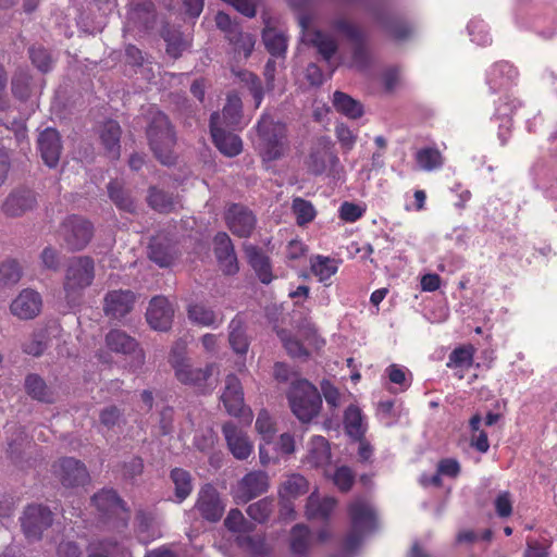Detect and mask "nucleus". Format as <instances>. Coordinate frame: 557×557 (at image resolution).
<instances>
[{
  "mask_svg": "<svg viewBox=\"0 0 557 557\" xmlns=\"http://www.w3.org/2000/svg\"><path fill=\"white\" fill-rule=\"evenodd\" d=\"M168 361L180 383L196 387L201 393L211 392L218 383L219 367L216 363H207L202 368L194 367L187 355V345L182 339L172 345Z\"/></svg>",
  "mask_w": 557,
  "mask_h": 557,
  "instance_id": "1",
  "label": "nucleus"
},
{
  "mask_svg": "<svg viewBox=\"0 0 557 557\" xmlns=\"http://www.w3.org/2000/svg\"><path fill=\"white\" fill-rule=\"evenodd\" d=\"M145 121L146 137L154 157L164 165L173 164L176 135L170 119L158 108L151 107L145 113Z\"/></svg>",
  "mask_w": 557,
  "mask_h": 557,
  "instance_id": "2",
  "label": "nucleus"
},
{
  "mask_svg": "<svg viewBox=\"0 0 557 557\" xmlns=\"http://www.w3.org/2000/svg\"><path fill=\"white\" fill-rule=\"evenodd\" d=\"M96 276L95 261L89 256L72 257L65 267L63 290L69 305L79 304L86 288L90 287Z\"/></svg>",
  "mask_w": 557,
  "mask_h": 557,
  "instance_id": "3",
  "label": "nucleus"
},
{
  "mask_svg": "<svg viewBox=\"0 0 557 557\" xmlns=\"http://www.w3.org/2000/svg\"><path fill=\"white\" fill-rule=\"evenodd\" d=\"M351 529L344 542V552L351 555L361 544L364 534L376 528V515L372 505L363 498H357L348 508Z\"/></svg>",
  "mask_w": 557,
  "mask_h": 557,
  "instance_id": "4",
  "label": "nucleus"
},
{
  "mask_svg": "<svg viewBox=\"0 0 557 557\" xmlns=\"http://www.w3.org/2000/svg\"><path fill=\"white\" fill-rule=\"evenodd\" d=\"M287 397L290 409L299 421L307 423L319 414L322 406L321 395L309 381H294Z\"/></svg>",
  "mask_w": 557,
  "mask_h": 557,
  "instance_id": "5",
  "label": "nucleus"
},
{
  "mask_svg": "<svg viewBox=\"0 0 557 557\" xmlns=\"http://www.w3.org/2000/svg\"><path fill=\"white\" fill-rule=\"evenodd\" d=\"M259 151L264 161L280 159L287 147L285 125L270 115H262L257 124Z\"/></svg>",
  "mask_w": 557,
  "mask_h": 557,
  "instance_id": "6",
  "label": "nucleus"
},
{
  "mask_svg": "<svg viewBox=\"0 0 557 557\" xmlns=\"http://www.w3.org/2000/svg\"><path fill=\"white\" fill-rule=\"evenodd\" d=\"M333 143L330 137H319L311 147L306 161L308 171L313 175H321L326 170L336 174L339 169V159L333 150Z\"/></svg>",
  "mask_w": 557,
  "mask_h": 557,
  "instance_id": "7",
  "label": "nucleus"
},
{
  "mask_svg": "<svg viewBox=\"0 0 557 557\" xmlns=\"http://www.w3.org/2000/svg\"><path fill=\"white\" fill-rule=\"evenodd\" d=\"M60 236L71 251L84 249L92 238V224L77 215L67 216L60 226Z\"/></svg>",
  "mask_w": 557,
  "mask_h": 557,
  "instance_id": "8",
  "label": "nucleus"
},
{
  "mask_svg": "<svg viewBox=\"0 0 557 557\" xmlns=\"http://www.w3.org/2000/svg\"><path fill=\"white\" fill-rule=\"evenodd\" d=\"M333 27L337 32L344 34L354 45L349 66L358 71H366L370 65L371 58L366 45L364 33L359 27L344 18L334 21Z\"/></svg>",
  "mask_w": 557,
  "mask_h": 557,
  "instance_id": "9",
  "label": "nucleus"
},
{
  "mask_svg": "<svg viewBox=\"0 0 557 557\" xmlns=\"http://www.w3.org/2000/svg\"><path fill=\"white\" fill-rule=\"evenodd\" d=\"M20 520L26 539L35 542L39 541L42 537L44 531L52 525L53 513L44 505L32 504L24 509Z\"/></svg>",
  "mask_w": 557,
  "mask_h": 557,
  "instance_id": "10",
  "label": "nucleus"
},
{
  "mask_svg": "<svg viewBox=\"0 0 557 557\" xmlns=\"http://www.w3.org/2000/svg\"><path fill=\"white\" fill-rule=\"evenodd\" d=\"M52 468L54 475L65 487L81 486L89 482L86 466L73 457L61 458Z\"/></svg>",
  "mask_w": 557,
  "mask_h": 557,
  "instance_id": "11",
  "label": "nucleus"
},
{
  "mask_svg": "<svg viewBox=\"0 0 557 557\" xmlns=\"http://www.w3.org/2000/svg\"><path fill=\"white\" fill-rule=\"evenodd\" d=\"M210 132L215 147L226 157H235L243 150L240 137L221 126V117L214 112L210 117Z\"/></svg>",
  "mask_w": 557,
  "mask_h": 557,
  "instance_id": "12",
  "label": "nucleus"
},
{
  "mask_svg": "<svg viewBox=\"0 0 557 557\" xmlns=\"http://www.w3.org/2000/svg\"><path fill=\"white\" fill-rule=\"evenodd\" d=\"M225 222L234 235L247 238L252 234L257 219L253 212L247 207L233 203L225 212Z\"/></svg>",
  "mask_w": 557,
  "mask_h": 557,
  "instance_id": "13",
  "label": "nucleus"
},
{
  "mask_svg": "<svg viewBox=\"0 0 557 557\" xmlns=\"http://www.w3.org/2000/svg\"><path fill=\"white\" fill-rule=\"evenodd\" d=\"M136 295L129 289H114L103 297V312L106 317L121 320L134 308Z\"/></svg>",
  "mask_w": 557,
  "mask_h": 557,
  "instance_id": "14",
  "label": "nucleus"
},
{
  "mask_svg": "<svg viewBox=\"0 0 557 557\" xmlns=\"http://www.w3.org/2000/svg\"><path fill=\"white\" fill-rule=\"evenodd\" d=\"M195 507L200 516L210 522L219 521L225 510V504L211 484H206L200 488Z\"/></svg>",
  "mask_w": 557,
  "mask_h": 557,
  "instance_id": "15",
  "label": "nucleus"
},
{
  "mask_svg": "<svg viewBox=\"0 0 557 557\" xmlns=\"http://www.w3.org/2000/svg\"><path fill=\"white\" fill-rule=\"evenodd\" d=\"M37 148L47 166L55 168L59 164L63 146L61 136L55 128L46 127L38 134Z\"/></svg>",
  "mask_w": 557,
  "mask_h": 557,
  "instance_id": "16",
  "label": "nucleus"
},
{
  "mask_svg": "<svg viewBox=\"0 0 557 557\" xmlns=\"http://www.w3.org/2000/svg\"><path fill=\"white\" fill-rule=\"evenodd\" d=\"M298 20L302 29L304 41L312 45L325 61H330L337 51L336 40L321 30H310L308 16L300 15Z\"/></svg>",
  "mask_w": 557,
  "mask_h": 557,
  "instance_id": "17",
  "label": "nucleus"
},
{
  "mask_svg": "<svg viewBox=\"0 0 557 557\" xmlns=\"http://www.w3.org/2000/svg\"><path fill=\"white\" fill-rule=\"evenodd\" d=\"M42 307V299L39 293L34 289H23L11 302L10 312L20 320L36 318Z\"/></svg>",
  "mask_w": 557,
  "mask_h": 557,
  "instance_id": "18",
  "label": "nucleus"
},
{
  "mask_svg": "<svg viewBox=\"0 0 557 557\" xmlns=\"http://www.w3.org/2000/svg\"><path fill=\"white\" fill-rule=\"evenodd\" d=\"M174 309L163 296L153 297L146 312L148 324L156 331H168L171 327Z\"/></svg>",
  "mask_w": 557,
  "mask_h": 557,
  "instance_id": "19",
  "label": "nucleus"
},
{
  "mask_svg": "<svg viewBox=\"0 0 557 557\" xmlns=\"http://www.w3.org/2000/svg\"><path fill=\"white\" fill-rule=\"evenodd\" d=\"M269 488V476L264 471H251L247 473L239 482L236 491V497L247 503L252 498L265 493Z\"/></svg>",
  "mask_w": 557,
  "mask_h": 557,
  "instance_id": "20",
  "label": "nucleus"
},
{
  "mask_svg": "<svg viewBox=\"0 0 557 557\" xmlns=\"http://www.w3.org/2000/svg\"><path fill=\"white\" fill-rule=\"evenodd\" d=\"M213 246L222 271L228 275L235 274L238 271V262L230 236L225 232H219L213 238Z\"/></svg>",
  "mask_w": 557,
  "mask_h": 557,
  "instance_id": "21",
  "label": "nucleus"
},
{
  "mask_svg": "<svg viewBox=\"0 0 557 557\" xmlns=\"http://www.w3.org/2000/svg\"><path fill=\"white\" fill-rule=\"evenodd\" d=\"M225 441L232 455L238 459H247L253 449L252 443L247 435L239 430L234 423L227 422L222 426Z\"/></svg>",
  "mask_w": 557,
  "mask_h": 557,
  "instance_id": "22",
  "label": "nucleus"
},
{
  "mask_svg": "<svg viewBox=\"0 0 557 557\" xmlns=\"http://www.w3.org/2000/svg\"><path fill=\"white\" fill-rule=\"evenodd\" d=\"M221 399L227 412L235 417L245 416L246 407L244 405V394L239 380L234 374H228L225 379V388Z\"/></svg>",
  "mask_w": 557,
  "mask_h": 557,
  "instance_id": "23",
  "label": "nucleus"
},
{
  "mask_svg": "<svg viewBox=\"0 0 557 557\" xmlns=\"http://www.w3.org/2000/svg\"><path fill=\"white\" fill-rule=\"evenodd\" d=\"M36 206V197L32 190L15 189L5 198L2 211L8 216H21Z\"/></svg>",
  "mask_w": 557,
  "mask_h": 557,
  "instance_id": "24",
  "label": "nucleus"
},
{
  "mask_svg": "<svg viewBox=\"0 0 557 557\" xmlns=\"http://www.w3.org/2000/svg\"><path fill=\"white\" fill-rule=\"evenodd\" d=\"M243 249L249 265L253 269L260 282L270 284L274 277L270 258L261 248L252 244H245Z\"/></svg>",
  "mask_w": 557,
  "mask_h": 557,
  "instance_id": "25",
  "label": "nucleus"
},
{
  "mask_svg": "<svg viewBox=\"0 0 557 557\" xmlns=\"http://www.w3.org/2000/svg\"><path fill=\"white\" fill-rule=\"evenodd\" d=\"M121 127L116 121L108 120L100 128V139L107 150L108 154L112 159H119L121 152L120 138Z\"/></svg>",
  "mask_w": 557,
  "mask_h": 557,
  "instance_id": "26",
  "label": "nucleus"
},
{
  "mask_svg": "<svg viewBox=\"0 0 557 557\" xmlns=\"http://www.w3.org/2000/svg\"><path fill=\"white\" fill-rule=\"evenodd\" d=\"M92 503L96 508L103 515H117L125 512L123 500L117 493L112 488H103L92 497Z\"/></svg>",
  "mask_w": 557,
  "mask_h": 557,
  "instance_id": "27",
  "label": "nucleus"
},
{
  "mask_svg": "<svg viewBox=\"0 0 557 557\" xmlns=\"http://www.w3.org/2000/svg\"><path fill=\"white\" fill-rule=\"evenodd\" d=\"M25 391L33 398L41 403L54 401V392L38 374L32 373L25 377Z\"/></svg>",
  "mask_w": 557,
  "mask_h": 557,
  "instance_id": "28",
  "label": "nucleus"
},
{
  "mask_svg": "<svg viewBox=\"0 0 557 557\" xmlns=\"http://www.w3.org/2000/svg\"><path fill=\"white\" fill-rule=\"evenodd\" d=\"M149 258L161 268L170 267L175 259L174 247L169 240L154 237L149 245Z\"/></svg>",
  "mask_w": 557,
  "mask_h": 557,
  "instance_id": "29",
  "label": "nucleus"
},
{
  "mask_svg": "<svg viewBox=\"0 0 557 557\" xmlns=\"http://www.w3.org/2000/svg\"><path fill=\"white\" fill-rule=\"evenodd\" d=\"M308 462L313 467H323L331 460L329 442L320 435L313 436L308 444Z\"/></svg>",
  "mask_w": 557,
  "mask_h": 557,
  "instance_id": "30",
  "label": "nucleus"
},
{
  "mask_svg": "<svg viewBox=\"0 0 557 557\" xmlns=\"http://www.w3.org/2000/svg\"><path fill=\"white\" fill-rule=\"evenodd\" d=\"M106 345L111 351L124 355L133 354L138 346L135 338L121 330H111L106 335Z\"/></svg>",
  "mask_w": 557,
  "mask_h": 557,
  "instance_id": "31",
  "label": "nucleus"
},
{
  "mask_svg": "<svg viewBox=\"0 0 557 557\" xmlns=\"http://www.w3.org/2000/svg\"><path fill=\"white\" fill-rule=\"evenodd\" d=\"M242 100L236 94L228 95L222 114L219 113L221 126L236 129L242 120Z\"/></svg>",
  "mask_w": 557,
  "mask_h": 557,
  "instance_id": "32",
  "label": "nucleus"
},
{
  "mask_svg": "<svg viewBox=\"0 0 557 557\" xmlns=\"http://www.w3.org/2000/svg\"><path fill=\"white\" fill-rule=\"evenodd\" d=\"M189 320L201 326H213L218 327L222 324V318L202 304H191L187 309Z\"/></svg>",
  "mask_w": 557,
  "mask_h": 557,
  "instance_id": "33",
  "label": "nucleus"
},
{
  "mask_svg": "<svg viewBox=\"0 0 557 557\" xmlns=\"http://www.w3.org/2000/svg\"><path fill=\"white\" fill-rule=\"evenodd\" d=\"M336 506L333 497L320 498L317 493H311L306 506V513L310 519H326Z\"/></svg>",
  "mask_w": 557,
  "mask_h": 557,
  "instance_id": "34",
  "label": "nucleus"
},
{
  "mask_svg": "<svg viewBox=\"0 0 557 557\" xmlns=\"http://www.w3.org/2000/svg\"><path fill=\"white\" fill-rule=\"evenodd\" d=\"M333 106L337 112L349 119L356 120L361 117L363 114L362 104L358 100L342 91L334 92Z\"/></svg>",
  "mask_w": 557,
  "mask_h": 557,
  "instance_id": "35",
  "label": "nucleus"
},
{
  "mask_svg": "<svg viewBox=\"0 0 557 557\" xmlns=\"http://www.w3.org/2000/svg\"><path fill=\"white\" fill-rule=\"evenodd\" d=\"M148 205L160 213H168L175 210L177 199L172 194H169L154 186L150 187L147 196Z\"/></svg>",
  "mask_w": 557,
  "mask_h": 557,
  "instance_id": "36",
  "label": "nucleus"
},
{
  "mask_svg": "<svg viewBox=\"0 0 557 557\" xmlns=\"http://www.w3.org/2000/svg\"><path fill=\"white\" fill-rule=\"evenodd\" d=\"M290 552L294 557H307L310 547V531L304 524H296L290 531Z\"/></svg>",
  "mask_w": 557,
  "mask_h": 557,
  "instance_id": "37",
  "label": "nucleus"
},
{
  "mask_svg": "<svg viewBox=\"0 0 557 557\" xmlns=\"http://www.w3.org/2000/svg\"><path fill=\"white\" fill-rule=\"evenodd\" d=\"M262 39L268 52L273 57H285L287 50L286 35L272 27H267L262 33Z\"/></svg>",
  "mask_w": 557,
  "mask_h": 557,
  "instance_id": "38",
  "label": "nucleus"
},
{
  "mask_svg": "<svg viewBox=\"0 0 557 557\" xmlns=\"http://www.w3.org/2000/svg\"><path fill=\"white\" fill-rule=\"evenodd\" d=\"M228 329V341L233 350L239 355L246 354L248 350L249 343L244 327L243 319L239 315H236L230 322Z\"/></svg>",
  "mask_w": 557,
  "mask_h": 557,
  "instance_id": "39",
  "label": "nucleus"
},
{
  "mask_svg": "<svg viewBox=\"0 0 557 557\" xmlns=\"http://www.w3.org/2000/svg\"><path fill=\"white\" fill-rule=\"evenodd\" d=\"M416 162L420 170L431 172L442 168L444 158L441 151L433 147L421 148L416 152Z\"/></svg>",
  "mask_w": 557,
  "mask_h": 557,
  "instance_id": "40",
  "label": "nucleus"
},
{
  "mask_svg": "<svg viewBox=\"0 0 557 557\" xmlns=\"http://www.w3.org/2000/svg\"><path fill=\"white\" fill-rule=\"evenodd\" d=\"M309 484L305 476L300 474H292L283 482L280 496L283 500H289L304 495L308 492Z\"/></svg>",
  "mask_w": 557,
  "mask_h": 557,
  "instance_id": "41",
  "label": "nucleus"
},
{
  "mask_svg": "<svg viewBox=\"0 0 557 557\" xmlns=\"http://www.w3.org/2000/svg\"><path fill=\"white\" fill-rule=\"evenodd\" d=\"M154 18V5L151 1L137 2L129 12V20L146 29L153 26Z\"/></svg>",
  "mask_w": 557,
  "mask_h": 557,
  "instance_id": "42",
  "label": "nucleus"
},
{
  "mask_svg": "<svg viewBox=\"0 0 557 557\" xmlns=\"http://www.w3.org/2000/svg\"><path fill=\"white\" fill-rule=\"evenodd\" d=\"M108 194L113 203L123 211L134 212L136 209L134 199L126 191L122 184L117 181H112L108 184Z\"/></svg>",
  "mask_w": 557,
  "mask_h": 557,
  "instance_id": "43",
  "label": "nucleus"
},
{
  "mask_svg": "<svg viewBox=\"0 0 557 557\" xmlns=\"http://www.w3.org/2000/svg\"><path fill=\"white\" fill-rule=\"evenodd\" d=\"M338 270V263L335 259L318 255L311 259V271L321 283L334 275Z\"/></svg>",
  "mask_w": 557,
  "mask_h": 557,
  "instance_id": "44",
  "label": "nucleus"
},
{
  "mask_svg": "<svg viewBox=\"0 0 557 557\" xmlns=\"http://www.w3.org/2000/svg\"><path fill=\"white\" fill-rule=\"evenodd\" d=\"M171 480L174 484L175 496L181 503L186 499L193 491V479L188 471L182 468H174L171 471Z\"/></svg>",
  "mask_w": 557,
  "mask_h": 557,
  "instance_id": "45",
  "label": "nucleus"
},
{
  "mask_svg": "<svg viewBox=\"0 0 557 557\" xmlns=\"http://www.w3.org/2000/svg\"><path fill=\"white\" fill-rule=\"evenodd\" d=\"M344 425L349 436L354 438H360L363 436L366 429L362 423V416L359 408L349 406L346 409Z\"/></svg>",
  "mask_w": 557,
  "mask_h": 557,
  "instance_id": "46",
  "label": "nucleus"
},
{
  "mask_svg": "<svg viewBox=\"0 0 557 557\" xmlns=\"http://www.w3.org/2000/svg\"><path fill=\"white\" fill-rule=\"evenodd\" d=\"M475 348L472 345H466L455 348L448 358V368H470L473 363Z\"/></svg>",
  "mask_w": 557,
  "mask_h": 557,
  "instance_id": "47",
  "label": "nucleus"
},
{
  "mask_svg": "<svg viewBox=\"0 0 557 557\" xmlns=\"http://www.w3.org/2000/svg\"><path fill=\"white\" fill-rule=\"evenodd\" d=\"M230 41L234 45L235 51L243 53L245 58H248L253 48L256 40L252 35L248 33H242L238 29H234L228 35Z\"/></svg>",
  "mask_w": 557,
  "mask_h": 557,
  "instance_id": "48",
  "label": "nucleus"
},
{
  "mask_svg": "<svg viewBox=\"0 0 557 557\" xmlns=\"http://www.w3.org/2000/svg\"><path fill=\"white\" fill-rule=\"evenodd\" d=\"M237 75L250 91L255 100V106L258 108L261 104L264 95L260 78L249 71L238 72Z\"/></svg>",
  "mask_w": 557,
  "mask_h": 557,
  "instance_id": "49",
  "label": "nucleus"
},
{
  "mask_svg": "<svg viewBox=\"0 0 557 557\" xmlns=\"http://www.w3.org/2000/svg\"><path fill=\"white\" fill-rule=\"evenodd\" d=\"M293 212L296 216L298 225H305L310 223L315 218V209L312 203L302 198H295L293 200Z\"/></svg>",
  "mask_w": 557,
  "mask_h": 557,
  "instance_id": "50",
  "label": "nucleus"
},
{
  "mask_svg": "<svg viewBox=\"0 0 557 557\" xmlns=\"http://www.w3.org/2000/svg\"><path fill=\"white\" fill-rule=\"evenodd\" d=\"M274 509V503L270 498L260 499L250 504L246 510L247 515L259 523L265 522Z\"/></svg>",
  "mask_w": 557,
  "mask_h": 557,
  "instance_id": "51",
  "label": "nucleus"
},
{
  "mask_svg": "<svg viewBox=\"0 0 557 557\" xmlns=\"http://www.w3.org/2000/svg\"><path fill=\"white\" fill-rule=\"evenodd\" d=\"M21 268L17 262H3L0 265V288L15 285L21 280Z\"/></svg>",
  "mask_w": 557,
  "mask_h": 557,
  "instance_id": "52",
  "label": "nucleus"
},
{
  "mask_svg": "<svg viewBox=\"0 0 557 557\" xmlns=\"http://www.w3.org/2000/svg\"><path fill=\"white\" fill-rule=\"evenodd\" d=\"M335 136L344 153L351 151L357 141V133L351 131L346 124L338 123L335 126Z\"/></svg>",
  "mask_w": 557,
  "mask_h": 557,
  "instance_id": "53",
  "label": "nucleus"
},
{
  "mask_svg": "<svg viewBox=\"0 0 557 557\" xmlns=\"http://www.w3.org/2000/svg\"><path fill=\"white\" fill-rule=\"evenodd\" d=\"M47 348V341L41 333L33 334L23 345L22 349L25 354L33 357H39Z\"/></svg>",
  "mask_w": 557,
  "mask_h": 557,
  "instance_id": "54",
  "label": "nucleus"
},
{
  "mask_svg": "<svg viewBox=\"0 0 557 557\" xmlns=\"http://www.w3.org/2000/svg\"><path fill=\"white\" fill-rule=\"evenodd\" d=\"M256 429L258 433L263 437L268 443L273 438L275 433L274 423L268 411L261 410L258 413L256 420Z\"/></svg>",
  "mask_w": 557,
  "mask_h": 557,
  "instance_id": "55",
  "label": "nucleus"
},
{
  "mask_svg": "<svg viewBox=\"0 0 557 557\" xmlns=\"http://www.w3.org/2000/svg\"><path fill=\"white\" fill-rule=\"evenodd\" d=\"M29 55L33 64L41 72H48L51 70L52 59L45 48L32 47L29 49Z\"/></svg>",
  "mask_w": 557,
  "mask_h": 557,
  "instance_id": "56",
  "label": "nucleus"
},
{
  "mask_svg": "<svg viewBox=\"0 0 557 557\" xmlns=\"http://www.w3.org/2000/svg\"><path fill=\"white\" fill-rule=\"evenodd\" d=\"M163 38L166 42V52L174 59L181 57L183 50L185 49V42L178 33H172L166 30L163 33Z\"/></svg>",
  "mask_w": 557,
  "mask_h": 557,
  "instance_id": "57",
  "label": "nucleus"
},
{
  "mask_svg": "<svg viewBox=\"0 0 557 557\" xmlns=\"http://www.w3.org/2000/svg\"><path fill=\"white\" fill-rule=\"evenodd\" d=\"M239 545L253 555H264L268 553L265 541L261 536H242L238 539Z\"/></svg>",
  "mask_w": 557,
  "mask_h": 557,
  "instance_id": "58",
  "label": "nucleus"
},
{
  "mask_svg": "<svg viewBox=\"0 0 557 557\" xmlns=\"http://www.w3.org/2000/svg\"><path fill=\"white\" fill-rule=\"evenodd\" d=\"M355 476L350 468L342 466L336 469L333 481L334 484L343 492H347L352 486Z\"/></svg>",
  "mask_w": 557,
  "mask_h": 557,
  "instance_id": "59",
  "label": "nucleus"
},
{
  "mask_svg": "<svg viewBox=\"0 0 557 557\" xmlns=\"http://www.w3.org/2000/svg\"><path fill=\"white\" fill-rule=\"evenodd\" d=\"M281 339H282L284 347L287 350L289 356H292L294 358L308 357L307 349L302 346V344L298 339L286 335L284 332L281 334Z\"/></svg>",
  "mask_w": 557,
  "mask_h": 557,
  "instance_id": "60",
  "label": "nucleus"
},
{
  "mask_svg": "<svg viewBox=\"0 0 557 557\" xmlns=\"http://www.w3.org/2000/svg\"><path fill=\"white\" fill-rule=\"evenodd\" d=\"M363 213L364 209L352 202L345 201L339 207V218L345 222H356Z\"/></svg>",
  "mask_w": 557,
  "mask_h": 557,
  "instance_id": "61",
  "label": "nucleus"
},
{
  "mask_svg": "<svg viewBox=\"0 0 557 557\" xmlns=\"http://www.w3.org/2000/svg\"><path fill=\"white\" fill-rule=\"evenodd\" d=\"M99 419L101 424L112 429L121 422L122 411L116 406H109L101 410Z\"/></svg>",
  "mask_w": 557,
  "mask_h": 557,
  "instance_id": "62",
  "label": "nucleus"
},
{
  "mask_svg": "<svg viewBox=\"0 0 557 557\" xmlns=\"http://www.w3.org/2000/svg\"><path fill=\"white\" fill-rule=\"evenodd\" d=\"M136 519L138 521V536L143 543H149L160 536L158 530H152L151 534H149L150 520L145 513L137 515Z\"/></svg>",
  "mask_w": 557,
  "mask_h": 557,
  "instance_id": "63",
  "label": "nucleus"
},
{
  "mask_svg": "<svg viewBox=\"0 0 557 557\" xmlns=\"http://www.w3.org/2000/svg\"><path fill=\"white\" fill-rule=\"evenodd\" d=\"M494 505L498 517H509L512 512V500L510 493L507 491L499 493L495 499Z\"/></svg>",
  "mask_w": 557,
  "mask_h": 557,
  "instance_id": "64",
  "label": "nucleus"
}]
</instances>
